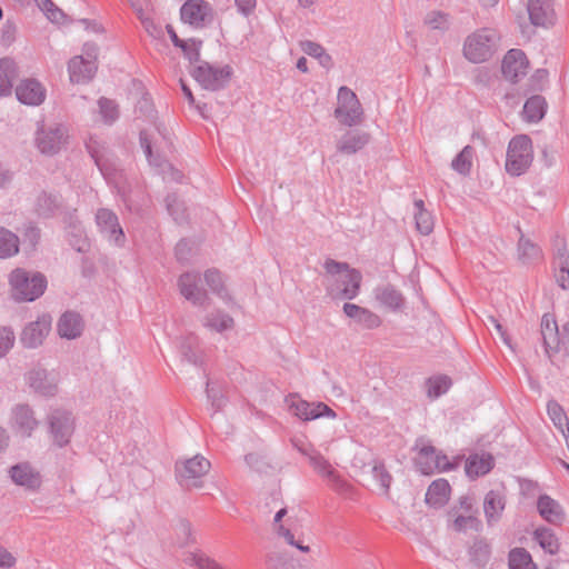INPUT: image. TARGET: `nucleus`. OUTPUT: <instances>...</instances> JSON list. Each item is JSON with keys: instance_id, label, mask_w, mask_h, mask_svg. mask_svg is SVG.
Here are the masks:
<instances>
[{"instance_id": "obj_45", "label": "nucleus", "mask_w": 569, "mask_h": 569, "mask_svg": "<svg viewBox=\"0 0 569 569\" xmlns=\"http://www.w3.org/2000/svg\"><path fill=\"white\" fill-rule=\"evenodd\" d=\"M373 478L377 480L378 486L383 492H387V490L390 487L391 477L386 471L385 467L382 465H375L371 469Z\"/></svg>"}, {"instance_id": "obj_19", "label": "nucleus", "mask_w": 569, "mask_h": 569, "mask_svg": "<svg viewBox=\"0 0 569 569\" xmlns=\"http://www.w3.org/2000/svg\"><path fill=\"white\" fill-rule=\"evenodd\" d=\"M541 333L545 346L548 351H558L560 348V338L558 325L552 315H545L541 320Z\"/></svg>"}, {"instance_id": "obj_57", "label": "nucleus", "mask_w": 569, "mask_h": 569, "mask_svg": "<svg viewBox=\"0 0 569 569\" xmlns=\"http://www.w3.org/2000/svg\"><path fill=\"white\" fill-rule=\"evenodd\" d=\"M168 33L176 47H179L180 49H186L188 43H184V41L177 36L176 31L171 27L168 28Z\"/></svg>"}, {"instance_id": "obj_43", "label": "nucleus", "mask_w": 569, "mask_h": 569, "mask_svg": "<svg viewBox=\"0 0 569 569\" xmlns=\"http://www.w3.org/2000/svg\"><path fill=\"white\" fill-rule=\"evenodd\" d=\"M38 7L46 13L47 18L54 23L63 21V12L58 9L50 0H36Z\"/></svg>"}, {"instance_id": "obj_41", "label": "nucleus", "mask_w": 569, "mask_h": 569, "mask_svg": "<svg viewBox=\"0 0 569 569\" xmlns=\"http://www.w3.org/2000/svg\"><path fill=\"white\" fill-rule=\"evenodd\" d=\"M286 515V509H280L276 516H274V522H276V530L279 533V536L283 537L284 540L292 546H296L298 549H300L303 552L309 551L308 546H302L295 542L293 535L289 531V529L284 528L282 525H278L281 518Z\"/></svg>"}, {"instance_id": "obj_63", "label": "nucleus", "mask_w": 569, "mask_h": 569, "mask_svg": "<svg viewBox=\"0 0 569 569\" xmlns=\"http://www.w3.org/2000/svg\"><path fill=\"white\" fill-rule=\"evenodd\" d=\"M317 0H298L299 6L302 8H309L316 3Z\"/></svg>"}, {"instance_id": "obj_3", "label": "nucleus", "mask_w": 569, "mask_h": 569, "mask_svg": "<svg viewBox=\"0 0 569 569\" xmlns=\"http://www.w3.org/2000/svg\"><path fill=\"white\" fill-rule=\"evenodd\" d=\"M533 161L532 140L527 134L515 136L508 144L506 171L511 176L525 173Z\"/></svg>"}, {"instance_id": "obj_2", "label": "nucleus", "mask_w": 569, "mask_h": 569, "mask_svg": "<svg viewBox=\"0 0 569 569\" xmlns=\"http://www.w3.org/2000/svg\"><path fill=\"white\" fill-rule=\"evenodd\" d=\"M325 269L330 281L338 286L337 292L332 291V295L343 299H352L358 295L361 274L357 270L333 260L326 261Z\"/></svg>"}, {"instance_id": "obj_24", "label": "nucleus", "mask_w": 569, "mask_h": 569, "mask_svg": "<svg viewBox=\"0 0 569 569\" xmlns=\"http://www.w3.org/2000/svg\"><path fill=\"white\" fill-rule=\"evenodd\" d=\"M538 510L540 516L548 522L561 523L565 515L562 508L557 501L548 496H542L538 500Z\"/></svg>"}, {"instance_id": "obj_46", "label": "nucleus", "mask_w": 569, "mask_h": 569, "mask_svg": "<svg viewBox=\"0 0 569 569\" xmlns=\"http://www.w3.org/2000/svg\"><path fill=\"white\" fill-rule=\"evenodd\" d=\"M17 38V27L12 22H6L2 27L0 43L4 48L11 47Z\"/></svg>"}, {"instance_id": "obj_34", "label": "nucleus", "mask_w": 569, "mask_h": 569, "mask_svg": "<svg viewBox=\"0 0 569 569\" xmlns=\"http://www.w3.org/2000/svg\"><path fill=\"white\" fill-rule=\"evenodd\" d=\"M18 250V238L9 230L0 227V258L11 257Z\"/></svg>"}, {"instance_id": "obj_58", "label": "nucleus", "mask_w": 569, "mask_h": 569, "mask_svg": "<svg viewBox=\"0 0 569 569\" xmlns=\"http://www.w3.org/2000/svg\"><path fill=\"white\" fill-rule=\"evenodd\" d=\"M362 146H363V141L361 140V138H355L352 146L349 147L346 143H343V144H341L340 149L342 151H346V152H355L356 150H358Z\"/></svg>"}, {"instance_id": "obj_42", "label": "nucleus", "mask_w": 569, "mask_h": 569, "mask_svg": "<svg viewBox=\"0 0 569 569\" xmlns=\"http://www.w3.org/2000/svg\"><path fill=\"white\" fill-rule=\"evenodd\" d=\"M379 300L389 309H397L402 305L401 295L391 288L382 289L379 293Z\"/></svg>"}, {"instance_id": "obj_22", "label": "nucleus", "mask_w": 569, "mask_h": 569, "mask_svg": "<svg viewBox=\"0 0 569 569\" xmlns=\"http://www.w3.org/2000/svg\"><path fill=\"white\" fill-rule=\"evenodd\" d=\"M192 74L196 81L199 82L203 88L212 90L218 88L224 79L222 71L213 70L208 64H201L197 67Z\"/></svg>"}, {"instance_id": "obj_5", "label": "nucleus", "mask_w": 569, "mask_h": 569, "mask_svg": "<svg viewBox=\"0 0 569 569\" xmlns=\"http://www.w3.org/2000/svg\"><path fill=\"white\" fill-rule=\"evenodd\" d=\"M363 110L357 94L347 87H340L335 108L336 119L343 126L352 127L361 122Z\"/></svg>"}, {"instance_id": "obj_21", "label": "nucleus", "mask_w": 569, "mask_h": 569, "mask_svg": "<svg viewBox=\"0 0 569 569\" xmlns=\"http://www.w3.org/2000/svg\"><path fill=\"white\" fill-rule=\"evenodd\" d=\"M547 102L542 96L530 97L523 104L522 119L528 123L539 122L546 114Z\"/></svg>"}, {"instance_id": "obj_27", "label": "nucleus", "mask_w": 569, "mask_h": 569, "mask_svg": "<svg viewBox=\"0 0 569 569\" xmlns=\"http://www.w3.org/2000/svg\"><path fill=\"white\" fill-rule=\"evenodd\" d=\"M51 430L59 446L67 443L72 432V422L69 416L63 413L54 417L51 421Z\"/></svg>"}, {"instance_id": "obj_47", "label": "nucleus", "mask_w": 569, "mask_h": 569, "mask_svg": "<svg viewBox=\"0 0 569 569\" xmlns=\"http://www.w3.org/2000/svg\"><path fill=\"white\" fill-rule=\"evenodd\" d=\"M425 23L431 29L445 28L448 23L447 16L439 11H431L427 14Z\"/></svg>"}, {"instance_id": "obj_11", "label": "nucleus", "mask_w": 569, "mask_h": 569, "mask_svg": "<svg viewBox=\"0 0 569 569\" xmlns=\"http://www.w3.org/2000/svg\"><path fill=\"white\" fill-rule=\"evenodd\" d=\"M96 69V56L88 54L87 59L77 56L69 62L70 80L74 83L89 81L93 77Z\"/></svg>"}, {"instance_id": "obj_18", "label": "nucleus", "mask_w": 569, "mask_h": 569, "mask_svg": "<svg viewBox=\"0 0 569 569\" xmlns=\"http://www.w3.org/2000/svg\"><path fill=\"white\" fill-rule=\"evenodd\" d=\"M12 480L27 489H37L41 485V478L38 472L28 465H18L11 468Z\"/></svg>"}, {"instance_id": "obj_26", "label": "nucleus", "mask_w": 569, "mask_h": 569, "mask_svg": "<svg viewBox=\"0 0 569 569\" xmlns=\"http://www.w3.org/2000/svg\"><path fill=\"white\" fill-rule=\"evenodd\" d=\"M492 468V457L490 455L470 456L466 462V472L469 477L475 478L483 476Z\"/></svg>"}, {"instance_id": "obj_32", "label": "nucleus", "mask_w": 569, "mask_h": 569, "mask_svg": "<svg viewBox=\"0 0 569 569\" xmlns=\"http://www.w3.org/2000/svg\"><path fill=\"white\" fill-rule=\"evenodd\" d=\"M509 569H537V567L527 550L516 548L509 553Z\"/></svg>"}, {"instance_id": "obj_48", "label": "nucleus", "mask_w": 569, "mask_h": 569, "mask_svg": "<svg viewBox=\"0 0 569 569\" xmlns=\"http://www.w3.org/2000/svg\"><path fill=\"white\" fill-rule=\"evenodd\" d=\"M17 421L19 423L22 435H29V430L36 425L33 419L30 417L29 410L21 408L17 413Z\"/></svg>"}, {"instance_id": "obj_53", "label": "nucleus", "mask_w": 569, "mask_h": 569, "mask_svg": "<svg viewBox=\"0 0 569 569\" xmlns=\"http://www.w3.org/2000/svg\"><path fill=\"white\" fill-rule=\"evenodd\" d=\"M232 319L228 316H221L219 321L216 318L209 320V327L217 331L229 329L232 326Z\"/></svg>"}, {"instance_id": "obj_49", "label": "nucleus", "mask_w": 569, "mask_h": 569, "mask_svg": "<svg viewBox=\"0 0 569 569\" xmlns=\"http://www.w3.org/2000/svg\"><path fill=\"white\" fill-rule=\"evenodd\" d=\"M12 332L6 328L0 329V357H3L13 346Z\"/></svg>"}, {"instance_id": "obj_9", "label": "nucleus", "mask_w": 569, "mask_h": 569, "mask_svg": "<svg viewBox=\"0 0 569 569\" xmlns=\"http://www.w3.org/2000/svg\"><path fill=\"white\" fill-rule=\"evenodd\" d=\"M435 455V448L431 446H423L420 448L418 457H417V465L420 469V471L425 475H430L433 472H442L447 471L450 468L453 467L449 462V459L447 456L438 453L435 458V461H429V456Z\"/></svg>"}, {"instance_id": "obj_8", "label": "nucleus", "mask_w": 569, "mask_h": 569, "mask_svg": "<svg viewBox=\"0 0 569 569\" xmlns=\"http://www.w3.org/2000/svg\"><path fill=\"white\" fill-rule=\"evenodd\" d=\"M528 68L529 61L521 50L512 49L502 59L501 71L508 81L517 82L527 74Z\"/></svg>"}, {"instance_id": "obj_40", "label": "nucleus", "mask_w": 569, "mask_h": 569, "mask_svg": "<svg viewBox=\"0 0 569 569\" xmlns=\"http://www.w3.org/2000/svg\"><path fill=\"white\" fill-rule=\"evenodd\" d=\"M473 150L471 147H465L461 152L453 159L452 168L459 173L466 174L472 166Z\"/></svg>"}, {"instance_id": "obj_61", "label": "nucleus", "mask_w": 569, "mask_h": 569, "mask_svg": "<svg viewBox=\"0 0 569 569\" xmlns=\"http://www.w3.org/2000/svg\"><path fill=\"white\" fill-rule=\"evenodd\" d=\"M246 462H247V465H248L250 468H252V467L254 466V463H257V462H258V457H257V456H254V455H248V456L246 457Z\"/></svg>"}, {"instance_id": "obj_16", "label": "nucleus", "mask_w": 569, "mask_h": 569, "mask_svg": "<svg viewBox=\"0 0 569 569\" xmlns=\"http://www.w3.org/2000/svg\"><path fill=\"white\" fill-rule=\"evenodd\" d=\"M450 495L451 488L449 482L445 479H437L427 490L426 502L433 508H439L449 501Z\"/></svg>"}, {"instance_id": "obj_35", "label": "nucleus", "mask_w": 569, "mask_h": 569, "mask_svg": "<svg viewBox=\"0 0 569 569\" xmlns=\"http://www.w3.org/2000/svg\"><path fill=\"white\" fill-rule=\"evenodd\" d=\"M417 208L416 213V227L417 230L422 234H429L433 229V219L431 214L425 210L422 200L415 202Z\"/></svg>"}, {"instance_id": "obj_44", "label": "nucleus", "mask_w": 569, "mask_h": 569, "mask_svg": "<svg viewBox=\"0 0 569 569\" xmlns=\"http://www.w3.org/2000/svg\"><path fill=\"white\" fill-rule=\"evenodd\" d=\"M188 561H190L191 565H194L199 569H224L214 560L210 559L201 552L191 553Z\"/></svg>"}, {"instance_id": "obj_36", "label": "nucleus", "mask_w": 569, "mask_h": 569, "mask_svg": "<svg viewBox=\"0 0 569 569\" xmlns=\"http://www.w3.org/2000/svg\"><path fill=\"white\" fill-rule=\"evenodd\" d=\"M547 410L553 425L562 432V435H566V432L569 433V421L563 409L557 402L550 401Z\"/></svg>"}, {"instance_id": "obj_6", "label": "nucleus", "mask_w": 569, "mask_h": 569, "mask_svg": "<svg viewBox=\"0 0 569 569\" xmlns=\"http://www.w3.org/2000/svg\"><path fill=\"white\" fill-rule=\"evenodd\" d=\"M287 403L297 418L303 421H310L318 418L335 419L336 412L323 402H308L296 395L287 398Z\"/></svg>"}, {"instance_id": "obj_56", "label": "nucleus", "mask_w": 569, "mask_h": 569, "mask_svg": "<svg viewBox=\"0 0 569 569\" xmlns=\"http://www.w3.org/2000/svg\"><path fill=\"white\" fill-rule=\"evenodd\" d=\"M207 282L212 287L213 290H218L221 283L220 274L217 271H208L206 273Z\"/></svg>"}, {"instance_id": "obj_20", "label": "nucleus", "mask_w": 569, "mask_h": 569, "mask_svg": "<svg viewBox=\"0 0 569 569\" xmlns=\"http://www.w3.org/2000/svg\"><path fill=\"white\" fill-rule=\"evenodd\" d=\"M82 329V320L77 313L66 312L59 319L58 332L62 338L74 339L81 335Z\"/></svg>"}, {"instance_id": "obj_62", "label": "nucleus", "mask_w": 569, "mask_h": 569, "mask_svg": "<svg viewBox=\"0 0 569 569\" xmlns=\"http://www.w3.org/2000/svg\"><path fill=\"white\" fill-rule=\"evenodd\" d=\"M182 91L186 96V98L190 101V102H193V96L191 93V90L184 84L182 83Z\"/></svg>"}, {"instance_id": "obj_14", "label": "nucleus", "mask_w": 569, "mask_h": 569, "mask_svg": "<svg viewBox=\"0 0 569 569\" xmlns=\"http://www.w3.org/2000/svg\"><path fill=\"white\" fill-rule=\"evenodd\" d=\"M457 516L453 521V528L457 531H462L467 529H476L479 526V521L476 518V510L473 509V505L468 498H463L460 501V506L456 511Z\"/></svg>"}, {"instance_id": "obj_37", "label": "nucleus", "mask_w": 569, "mask_h": 569, "mask_svg": "<svg viewBox=\"0 0 569 569\" xmlns=\"http://www.w3.org/2000/svg\"><path fill=\"white\" fill-rule=\"evenodd\" d=\"M179 287L181 295L186 299L193 301L199 300L200 292L197 288V277L194 274H182L179 279Z\"/></svg>"}, {"instance_id": "obj_1", "label": "nucleus", "mask_w": 569, "mask_h": 569, "mask_svg": "<svg viewBox=\"0 0 569 569\" xmlns=\"http://www.w3.org/2000/svg\"><path fill=\"white\" fill-rule=\"evenodd\" d=\"M10 293L18 301H33L46 290L44 277L24 269H16L9 276Z\"/></svg>"}, {"instance_id": "obj_13", "label": "nucleus", "mask_w": 569, "mask_h": 569, "mask_svg": "<svg viewBox=\"0 0 569 569\" xmlns=\"http://www.w3.org/2000/svg\"><path fill=\"white\" fill-rule=\"evenodd\" d=\"M16 94L19 101L29 106H38L46 98V90L40 82L34 79L22 80L17 89Z\"/></svg>"}, {"instance_id": "obj_10", "label": "nucleus", "mask_w": 569, "mask_h": 569, "mask_svg": "<svg viewBox=\"0 0 569 569\" xmlns=\"http://www.w3.org/2000/svg\"><path fill=\"white\" fill-rule=\"evenodd\" d=\"M528 14L532 24L548 27L555 22L556 13L552 0H528Z\"/></svg>"}, {"instance_id": "obj_52", "label": "nucleus", "mask_w": 569, "mask_h": 569, "mask_svg": "<svg viewBox=\"0 0 569 569\" xmlns=\"http://www.w3.org/2000/svg\"><path fill=\"white\" fill-rule=\"evenodd\" d=\"M16 562V557L7 549L0 547V569H10Z\"/></svg>"}, {"instance_id": "obj_4", "label": "nucleus", "mask_w": 569, "mask_h": 569, "mask_svg": "<svg viewBox=\"0 0 569 569\" xmlns=\"http://www.w3.org/2000/svg\"><path fill=\"white\" fill-rule=\"evenodd\" d=\"M497 41L498 37L495 31L489 29L479 30L467 38L463 53L471 62H483L496 52Z\"/></svg>"}, {"instance_id": "obj_25", "label": "nucleus", "mask_w": 569, "mask_h": 569, "mask_svg": "<svg viewBox=\"0 0 569 569\" xmlns=\"http://www.w3.org/2000/svg\"><path fill=\"white\" fill-rule=\"evenodd\" d=\"M18 74V66L10 58L0 59V97L11 93L12 80Z\"/></svg>"}, {"instance_id": "obj_30", "label": "nucleus", "mask_w": 569, "mask_h": 569, "mask_svg": "<svg viewBox=\"0 0 569 569\" xmlns=\"http://www.w3.org/2000/svg\"><path fill=\"white\" fill-rule=\"evenodd\" d=\"M483 509L488 521L498 519L505 509L503 497L498 492L490 491L485 498Z\"/></svg>"}, {"instance_id": "obj_15", "label": "nucleus", "mask_w": 569, "mask_h": 569, "mask_svg": "<svg viewBox=\"0 0 569 569\" xmlns=\"http://www.w3.org/2000/svg\"><path fill=\"white\" fill-rule=\"evenodd\" d=\"M51 329V321L48 318H41L30 323L22 333V342L27 347H37L48 336Z\"/></svg>"}, {"instance_id": "obj_51", "label": "nucleus", "mask_w": 569, "mask_h": 569, "mask_svg": "<svg viewBox=\"0 0 569 569\" xmlns=\"http://www.w3.org/2000/svg\"><path fill=\"white\" fill-rule=\"evenodd\" d=\"M184 43H188V44H187L186 49H181V50L186 54V57L190 60L197 59L199 56L201 42L197 41L194 39H190V40L184 41Z\"/></svg>"}, {"instance_id": "obj_23", "label": "nucleus", "mask_w": 569, "mask_h": 569, "mask_svg": "<svg viewBox=\"0 0 569 569\" xmlns=\"http://www.w3.org/2000/svg\"><path fill=\"white\" fill-rule=\"evenodd\" d=\"M68 137L60 129L42 132L39 137V149L42 153L51 154L59 151L67 142Z\"/></svg>"}, {"instance_id": "obj_54", "label": "nucleus", "mask_w": 569, "mask_h": 569, "mask_svg": "<svg viewBox=\"0 0 569 569\" xmlns=\"http://www.w3.org/2000/svg\"><path fill=\"white\" fill-rule=\"evenodd\" d=\"M557 282L562 289L569 288V268L568 267H560L559 271L557 272Z\"/></svg>"}, {"instance_id": "obj_55", "label": "nucleus", "mask_w": 569, "mask_h": 569, "mask_svg": "<svg viewBox=\"0 0 569 569\" xmlns=\"http://www.w3.org/2000/svg\"><path fill=\"white\" fill-rule=\"evenodd\" d=\"M238 9L243 14H249L256 8V0H234Z\"/></svg>"}, {"instance_id": "obj_60", "label": "nucleus", "mask_w": 569, "mask_h": 569, "mask_svg": "<svg viewBox=\"0 0 569 569\" xmlns=\"http://www.w3.org/2000/svg\"><path fill=\"white\" fill-rule=\"evenodd\" d=\"M297 68L298 70H300L301 72H307L308 71V66H307V59L301 57L298 61H297Z\"/></svg>"}, {"instance_id": "obj_17", "label": "nucleus", "mask_w": 569, "mask_h": 569, "mask_svg": "<svg viewBox=\"0 0 569 569\" xmlns=\"http://www.w3.org/2000/svg\"><path fill=\"white\" fill-rule=\"evenodd\" d=\"M343 311L349 318L353 319L367 329L377 328L381 323V320L377 315L355 303H346Z\"/></svg>"}, {"instance_id": "obj_31", "label": "nucleus", "mask_w": 569, "mask_h": 569, "mask_svg": "<svg viewBox=\"0 0 569 569\" xmlns=\"http://www.w3.org/2000/svg\"><path fill=\"white\" fill-rule=\"evenodd\" d=\"M533 537L539 546L550 555H555L559 551V540L550 529L539 528L535 531Z\"/></svg>"}, {"instance_id": "obj_39", "label": "nucleus", "mask_w": 569, "mask_h": 569, "mask_svg": "<svg viewBox=\"0 0 569 569\" xmlns=\"http://www.w3.org/2000/svg\"><path fill=\"white\" fill-rule=\"evenodd\" d=\"M301 49L306 54L316 58L321 66L327 67V68L330 67V64H331L330 56L327 54L325 52V50L322 49V47L319 46L318 43H315L311 41H306V42L301 43Z\"/></svg>"}, {"instance_id": "obj_29", "label": "nucleus", "mask_w": 569, "mask_h": 569, "mask_svg": "<svg viewBox=\"0 0 569 569\" xmlns=\"http://www.w3.org/2000/svg\"><path fill=\"white\" fill-rule=\"evenodd\" d=\"M325 483L329 489L345 498H352L356 493L355 487L338 470Z\"/></svg>"}, {"instance_id": "obj_64", "label": "nucleus", "mask_w": 569, "mask_h": 569, "mask_svg": "<svg viewBox=\"0 0 569 569\" xmlns=\"http://www.w3.org/2000/svg\"><path fill=\"white\" fill-rule=\"evenodd\" d=\"M483 7H492L498 3V0H479Z\"/></svg>"}, {"instance_id": "obj_50", "label": "nucleus", "mask_w": 569, "mask_h": 569, "mask_svg": "<svg viewBox=\"0 0 569 569\" xmlns=\"http://www.w3.org/2000/svg\"><path fill=\"white\" fill-rule=\"evenodd\" d=\"M100 111L106 120L111 121L113 120L118 112L114 103L108 99H101L99 101Z\"/></svg>"}, {"instance_id": "obj_7", "label": "nucleus", "mask_w": 569, "mask_h": 569, "mask_svg": "<svg viewBox=\"0 0 569 569\" xmlns=\"http://www.w3.org/2000/svg\"><path fill=\"white\" fill-rule=\"evenodd\" d=\"M210 470V462L201 457L194 456L186 461L181 462L177 467V473L181 482L186 486L198 487V480L206 476Z\"/></svg>"}, {"instance_id": "obj_12", "label": "nucleus", "mask_w": 569, "mask_h": 569, "mask_svg": "<svg viewBox=\"0 0 569 569\" xmlns=\"http://www.w3.org/2000/svg\"><path fill=\"white\" fill-rule=\"evenodd\" d=\"M211 18V8L203 0H188L181 8V19L193 26H201Z\"/></svg>"}, {"instance_id": "obj_38", "label": "nucleus", "mask_w": 569, "mask_h": 569, "mask_svg": "<svg viewBox=\"0 0 569 569\" xmlns=\"http://www.w3.org/2000/svg\"><path fill=\"white\" fill-rule=\"evenodd\" d=\"M450 386L451 381L448 377H433L427 381V393L430 398L435 399L447 392Z\"/></svg>"}, {"instance_id": "obj_59", "label": "nucleus", "mask_w": 569, "mask_h": 569, "mask_svg": "<svg viewBox=\"0 0 569 569\" xmlns=\"http://www.w3.org/2000/svg\"><path fill=\"white\" fill-rule=\"evenodd\" d=\"M179 531L184 536V539H183L182 543L187 542L188 539L191 536V528H190V526L188 523H181L180 527H179Z\"/></svg>"}, {"instance_id": "obj_33", "label": "nucleus", "mask_w": 569, "mask_h": 569, "mask_svg": "<svg viewBox=\"0 0 569 569\" xmlns=\"http://www.w3.org/2000/svg\"><path fill=\"white\" fill-rule=\"evenodd\" d=\"M309 461L313 471L323 480V482L337 471V469L319 453L309 455Z\"/></svg>"}, {"instance_id": "obj_28", "label": "nucleus", "mask_w": 569, "mask_h": 569, "mask_svg": "<svg viewBox=\"0 0 569 569\" xmlns=\"http://www.w3.org/2000/svg\"><path fill=\"white\" fill-rule=\"evenodd\" d=\"M97 221L102 230L110 232L111 237H113L116 241L123 237L122 229L119 228L118 219L110 210H99L97 213Z\"/></svg>"}]
</instances>
